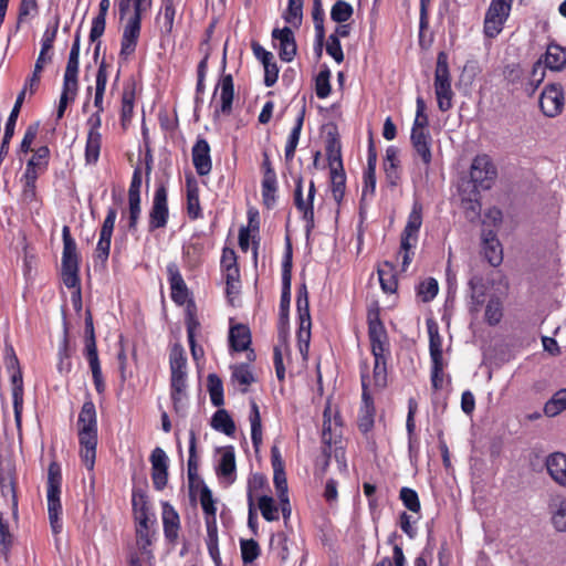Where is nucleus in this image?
<instances>
[{"instance_id": "f257e3e1", "label": "nucleus", "mask_w": 566, "mask_h": 566, "mask_svg": "<svg viewBox=\"0 0 566 566\" xmlns=\"http://www.w3.org/2000/svg\"><path fill=\"white\" fill-rule=\"evenodd\" d=\"M118 7L119 18L124 19L130 10L134 13L128 18L120 38L119 59L127 61L136 51L142 32L144 14L151 8L153 0H115Z\"/></svg>"}, {"instance_id": "f03ea898", "label": "nucleus", "mask_w": 566, "mask_h": 566, "mask_svg": "<svg viewBox=\"0 0 566 566\" xmlns=\"http://www.w3.org/2000/svg\"><path fill=\"white\" fill-rule=\"evenodd\" d=\"M80 458L88 471L94 470L98 442L96 408L92 399L84 401L77 418Z\"/></svg>"}, {"instance_id": "7ed1b4c3", "label": "nucleus", "mask_w": 566, "mask_h": 566, "mask_svg": "<svg viewBox=\"0 0 566 566\" xmlns=\"http://www.w3.org/2000/svg\"><path fill=\"white\" fill-rule=\"evenodd\" d=\"M63 251L61 261V279L67 289H75L81 304L80 254L69 226L62 229Z\"/></svg>"}, {"instance_id": "20e7f679", "label": "nucleus", "mask_w": 566, "mask_h": 566, "mask_svg": "<svg viewBox=\"0 0 566 566\" xmlns=\"http://www.w3.org/2000/svg\"><path fill=\"white\" fill-rule=\"evenodd\" d=\"M170 397L177 413L184 410L187 388V356L180 344H175L169 353Z\"/></svg>"}, {"instance_id": "39448f33", "label": "nucleus", "mask_w": 566, "mask_h": 566, "mask_svg": "<svg viewBox=\"0 0 566 566\" xmlns=\"http://www.w3.org/2000/svg\"><path fill=\"white\" fill-rule=\"evenodd\" d=\"M338 417H335L334 423L331 418L327 419V410L324 411V422L322 431V457L331 460L332 457L338 463L342 472H347L345 458V448L343 447L342 428Z\"/></svg>"}, {"instance_id": "423d86ee", "label": "nucleus", "mask_w": 566, "mask_h": 566, "mask_svg": "<svg viewBox=\"0 0 566 566\" xmlns=\"http://www.w3.org/2000/svg\"><path fill=\"white\" fill-rule=\"evenodd\" d=\"M1 497L7 506V510H0V553L8 559L9 552L13 543V536L9 530V514L13 517L18 515V500L14 492V483L11 479L6 483L4 478H0Z\"/></svg>"}, {"instance_id": "0eeeda50", "label": "nucleus", "mask_w": 566, "mask_h": 566, "mask_svg": "<svg viewBox=\"0 0 566 566\" xmlns=\"http://www.w3.org/2000/svg\"><path fill=\"white\" fill-rule=\"evenodd\" d=\"M422 224V206L415 202L408 216V220L400 237V249L398 258L401 259V270L406 271L415 256V249L418 243L419 230Z\"/></svg>"}, {"instance_id": "6e6552de", "label": "nucleus", "mask_w": 566, "mask_h": 566, "mask_svg": "<svg viewBox=\"0 0 566 566\" xmlns=\"http://www.w3.org/2000/svg\"><path fill=\"white\" fill-rule=\"evenodd\" d=\"M62 471L56 461H52L48 468L46 501L48 514L52 531L57 534L62 530V504H61Z\"/></svg>"}, {"instance_id": "1a4fd4ad", "label": "nucleus", "mask_w": 566, "mask_h": 566, "mask_svg": "<svg viewBox=\"0 0 566 566\" xmlns=\"http://www.w3.org/2000/svg\"><path fill=\"white\" fill-rule=\"evenodd\" d=\"M293 205L304 222L305 238L310 240L315 229L314 199L316 187L314 180L310 181L306 196H304V179L301 175L294 178Z\"/></svg>"}, {"instance_id": "9d476101", "label": "nucleus", "mask_w": 566, "mask_h": 566, "mask_svg": "<svg viewBox=\"0 0 566 566\" xmlns=\"http://www.w3.org/2000/svg\"><path fill=\"white\" fill-rule=\"evenodd\" d=\"M433 86L438 108L443 113L450 111L453 107L454 93L451 86L448 55L444 52H440L437 56Z\"/></svg>"}, {"instance_id": "9b49d317", "label": "nucleus", "mask_w": 566, "mask_h": 566, "mask_svg": "<svg viewBox=\"0 0 566 566\" xmlns=\"http://www.w3.org/2000/svg\"><path fill=\"white\" fill-rule=\"evenodd\" d=\"M368 339L374 357H390L388 333L380 318V308L376 305L367 311Z\"/></svg>"}, {"instance_id": "f8f14e48", "label": "nucleus", "mask_w": 566, "mask_h": 566, "mask_svg": "<svg viewBox=\"0 0 566 566\" xmlns=\"http://www.w3.org/2000/svg\"><path fill=\"white\" fill-rule=\"evenodd\" d=\"M368 339L374 357H390L388 333L380 318V308L376 305L367 311Z\"/></svg>"}, {"instance_id": "ddd939ff", "label": "nucleus", "mask_w": 566, "mask_h": 566, "mask_svg": "<svg viewBox=\"0 0 566 566\" xmlns=\"http://www.w3.org/2000/svg\"><path fill=\"white\" fill-rule=\"evenodd\" d=\"M296 311L298 316V329L296 333L300 352L305 356L311 340L312 319L310 314L308 291L303 283L297 290Z\"/></svg>"}, {"instance_id": "4468645a", "label": "nucleus", "mask_w": 566, "mask_h": 566, "mask_svg": "<svg viewBox=\"0 0 566 566\" xmlns=\"http://www.w3.org/2000/svg\"><path fill=\"white\" fill-rule=\"evenodd\" d=\"M169 220L168 191L164 184L156 187L153 203L148 212L147 230L149 233L167 227Z\"/></svg>"}, {"instance_id": "2eb2a0df", "label": "nucleus", "mask_w": 566, "mask_h": 566, "mask_svg": "<svg viewBox=\"0 0 566 566\" xmlns=\"http://www.w3.org/2000/svg\"><path fill=\"white\" fill-rule=\"evenodd\" d=\"M291 281H292V243L286 237V249L282 262V291L280 300V325L284 327L289 323V312L291 303Z\"/></svg>"}, {"instance_id": "dca6fc26", "label": "nucleus", "mask_w": 566, "mask_h": 566, "mask_svg": "<svg viewBox=\"0 0 566 566\" xmlns=\"http://www.w3.org/2000/svg\"><path fill=\"white\" fill-rule=\"evenodd\" d=\"M497 176L496 167L486 154L476 155L470 168V182L480 186L482 190L492 188Z\"/></svg>"}, {"instance_id": "f3484780", "label": "nucleus", "mask_w": 566, "mask_h": 566, "mask_svg": "<svg viewBox=\"0 0 566 566\" xmlns=\"http://www.w3.org/2000/svg\"><path fill=\"white\" fill-rule=\"evenodd\" d=\"M565 94L560 84H547L539 95L538 105L544 116L554 118L564 109Z\"/></svg>"}, {"instance_id": "a211bd4d", "label": "nucleus", "mask_w": 566, "mask_h": 566, "mask_svg": "<svg viewBox=\"0 0 566 566\" xmlns=\"http://www.w3.org/2000/svg\"><path fill=\"white\" fill-rule=\"evenodd\" d=\"M511 10L510 4L491 0L483 24L484 34L488 38H495L502 31L505 21L510 17Z\"/></svg>"}, {"instance_id": "6ab92c4d", "label": "nucleus", "mask_w": 566, "mask_h": 566, "mask_svg": "<svg viewBox=\"0 0 566 566\" xmlns=\"http://www.w3.org/2000/svg\"><path fill=\"white\" fill-rule=\"evenodd\" d=\"M366 378L367 376L365 374H361V403L357 417L358 429L365 436H367L374 429L376 416L374 399L368 390Z\"/></svg>"}, {"instance_id": "aec40b11", "label": "nucleus", "mask_w": 566, "mask_h": 566, "mask_svg": "<svg viewBox=\"0 0 566 566\" xmlns=\"http://www.w3.org/2000/svg\"><path fill=\"white\" fill-rule=\"evenodd\" d=\"M167 280L170 286V297L177 305H184L189 298V290L177 263L166 266Z\"/></svg>"}, {"instance_id": "412c9836", "label": "nucleus", "mask_w": 566, "mask_h": 566, "mask_svg": "<svg viewBox=\"0 0 566 566\" xmlns=\"http://www.w3.org/2000/svg\"><path fill=\"white\" fill-rule=\"evenodd\" d=\"M11 364L15 367V370L11 375V384H12V403L14 411V420L18 428H21L22 422V410H23V377L22 370L19 366V360L15 354L12 355Z\"/></svg>"}, {"instance_id": "4be33fe9", "label": "nucleus", "mask_w": 566, "mask_h": 566, "mask_svg": "<svg viewBox=\"0 0 566 566\" xmlns=\"http://www.w3.org/2000/svg\"><path fill=\"white\" fill-rule=\"evenodd\" d=\"M480 186H475L474 184L468 181L467 184H463L460 189V198H461V206L464 210L465 217L469 220H474L475 218L480 217L481 212V193Z\"/></svg>"}, {"instance_id": "5701e85b", "label": "nucleus", "mask_w": 566, "mask_h": 566, "mask_svg": "<svg viewBox=\"0 0 566 566\" xmlns=\"http://www.w3.org/2000/svg\"><path fill=\"white\" fill-rule=\"evenodd\" d=\"M151 463V480L154 488L161 491L166 488L168 482V457L166 452L157 447L150 454Z\"/></svg>"}, {"instance_id": "b1692460", "label": "nucleus", "mask_w": 566, "mask_h": 566, "mask_svg": "<svg viewBox=\"0 0 566 566\" xmlns=\"http://www.w3.org/2000/svg\"><path fill=\"white\" fill-rule=\"evenodd\" d=\"M157 523L135 524V536L138 552L145 556L147 562H151L155 556L153 552V544L156 539Z\"/></svg>"}, {"instance_id": "393cba45", "label": "nucleus", "mask_w": 566, "mask_h": 566, "mask_svg": "<svg viewBox=\"0 0 566 566\" xmlns=\"http://www.w3.org/2000/svg\"><path fill=\"white\" fill-rule=\"evenodd\" d=\"M272 39L279 41V56L283 62H291L296 55L297 45L294 32L291 28H275L272 31Z\"/></svg>"}, {"instance_id": "a878e982", "label": "nucleus", "mask_w": 566, "mask_h": 566, "mask_svg": "<svg viewBox=\"0 0 566 566\" xmlns=\"http://www.w3.org/2000/svg\"><path fill=\"white\" fill-rule=\"evenodd\" d=\"M210 145L205 138H198L192 146L191 156L193 167L199 176H207L211 172L212 160Z\"/></svg>"}, {"instance_id": "bb28decb", "label": "nucleus", "mask_w": 566, "mask_h": 566, "mask_svg": "<svg viewBox=\"0 0 566 566\" xmlns=\"http://www.w3.org/2000/svg\"><path fill=\"white\" fill-rule=\"evenodd\" d=\"M181 0H161V6L156 14L155 21L160 28L163 35H171L175 25L177 7Z\"/></svg>"}, {"instance_id": "cd10ccee", "label": "nucleus", "mask_w": 566, "mask_h": 566, "mask_svg": "<svg viewBox=\"0 0 566 566\" xmlns=\"http://www.w3.org/2000/svg\"><path fill=\"white\" fill-rule=\"evenodd\" d=\"M163 527L167 542L176 544L180 531V517L169 502H163Z\"/></svg>"}, {"instance_id": "c85d7f7f", "label": "nucleus", "mask_w": 566, "mask_h": 566, "mask_svg": "<svg viewBox=\"0 0 566 566\" xmlns=\"http://www.w3.org/2000/svg\"><path fill=\"white\" fill-rule=\"evenodd\" d=\"M410 143L415 154L428 169L432 163V137L430 133L411 132Z\"/></svg>"}, {"instance_id": "c756f323", "label": "nucleus", "mask_w": 566, "mask_h": 566, "mask_svg": "<svg viewBox=\"0 0 566 566\" xmlns=\"http://www.w3.org/2000/svg\"><path fill=\"white\" fill-rule=\"evenodd\" d=\"M482 251L485 260L492 266H499L503 261L502 245L496 238V233L493 230L483 232L482 235Z\"/></svg>"}, {"instance_id": "7c9ffc66", "label": "nucleus", "mask_w": 566, "mask_h": 566, "mask_svg": "<svg viewBox=\"0 0 566 566\" xmlns=\"http://www.w3.org/2000/svg\"><path fill=\"white\" fill-rule=\"evenodd\" d=\"M325 153L329 168H342L344 166L342 158V143L336 127L327 132Z\"/></svg>"}, {"instance_id": "2f4dec72", "label": "nucleus", "mask_w": 566, "mask_h": 566, "mask_svg": "<svg viewBox=\"0 0 566 566\" xmlns=\"http://www.w3.org/2000/svg\"><path fill=\"white\" fill-rule=\"evenodd\" d=\"M251 331L245 324L231 325L229 329V347L231 350L241 353L249 349L251 345Z\"/></svg>"}, {"instance_id": "473e14b6", "label": "nucleus", "mask_w": 566, "mask_h": 566, "mask_svg": "<svg viewBox=\"0 0 566 566\" xmlns=\"http://www.w3.org/2000/svg\"><path fill=\"white\" fill-rule=\"evenodd\" d=\"M200 504L205 514L206 530H218L216 501L211 490L207 485H203L200 490Z\"/></svg>"}, {"instance_id": "72a5a7b5", "label": "nucleus", "mask_w": 566, "mask_h": 566, "mask_svg": "<svg viewBox=\"0 0 566 566\" xmlns=\"http://www.w3.org/2000/svg\"><path fill=\"white\" fill-rule=\"evenodd\" d=\"M233 98V77L231 74H224L220 80V106L216 109V114L230 115L232 113Z\"/></svg>"}, {"instance_id": "f704fd0d", "label": "nucleus", "mask_w": 566, "mask_h": 566, "mask_svg": "<svg viewBox=\"0 0 566 566\" xmlns=\"http://www.w3.org/2000/svg\"><path fill=\"white\" fill-rule=\"evenodd\" d=\"M546 469L556 483L566 488V455L564 453L555 452L548 455Z\"/></svg>"}, {"instance_id": "c9c22d12", "label": "nucleus", "mask_w": 566, "mask_h": 566, "mask_svg": "<svg viewBox=\"0 0 566 566\" xmlns=\"http://www.w3.org/2000/svg\"><path fill=\"white\" fill-rule=\"evenodd\" d=\"M186 211L190 220L202 218L200 206L199 187L196 180L187 179Z\"/></svg>"}, {"instance_id": "e433bc0d", "label": "nucleus", "mask_w": 566, "mask_h": 566, "mask_svg": "<svg viewBox=\"0 0 566 566\" xmlns=\"http://www.w3.org/2000/svg\"><path fill=\"white\" fill-rule=\"evenodd\" d=\"M235 453L232 446H228L222 450L218 467L217 474L220 478L227 479L229 482H233L235 479Z\"/></svg>"}, {"instance_id": "4c0bfd02", "label": "nucleus", "mask_w": 566, "mask_h": 566, "mask_svg": "<svg viewBox=\"0 0 566 566\" xmlns=\"http://www.w3.org/2000/svg\"><path fill=\"white\" fill-rule=\"evenodd\" d=\"M102 145V133L87 132L84 149V160L87 166H95L98 163Z\"/></svg>"}, {"instance_id": "58836bf2", "label": "nucleus", "mask_w": 566, "mask_h": 566, "mask_svg": "<svg viewBox=\"0 0 566 566\" xmlns=\"http://www.w3.org/2000/svg\"><path fill=\"white\" fill-rule=\"evenodd\" d=\"M427 331L429 335V353L431 361L443 360L442 337L439 333V326L433 318H428Z\"/></svg>"}, {"instance_id": "ea45409f", "label": "nucleus", "mask_w": 566, "mask_h": 566, "mask_svg": "<svg viewBox=\"0 0 566 566\" xmlns=\"http://www.w3.org/2000/svg\"><path fill=\"white\" fill-rule=\"evenodd\" d=\"M377 272L381 290L387 294L396 293L398 289V280L396 276L395 265L389 261H385Z\"/></svg>"}, {"instance_id": "a19ab883", "label": "nucleus", "mask_w": 566, "mask_h": 566, "mask_svg": "<svg viewBox=\"0 0 566 566\" xmlns=\"http://www.w3.org/2000/svg\"><path fill=\"white\" fill-rule=\"evenodd\" d=\"M231 368V380L241 387L243 394L248 392V387L255 382V377L252 373L251 366L247 363L237 364Z\"/></svg>"}, {"instance_id": "79ce46f5", "label": "nucleus", "mask_w": 566, "mask_h": 566, "mask_svg": "<svg viewBox=\"0 0 566 566\" xmlns=\"http://www.w3.org/2000/svg\"><path fill=\"white\" fill-rule=\"evenodd\" d=\"M304 115H305V111L303 108L302 112L296 117L294 126L291 129L290 135L287 137L286 145H285V160L286 161H292L295 156V150L298 145L301 132H302L303 124H304Z\"/></svg>"}, {"instance_id": "37998d69", "label": "nucleus", "mask_w": 566, "mask_h": 566, "mask_svg": "<svg viewBox=\"0 0 566 566\" xmlns=\"http://www.w3.org/2000/svg\"><path fill=\"white\" fill-rule=\"evenodd\" d=\"M545 66L552 71H560L566 65V49L558 44H549L545 53Z\"/></svg>"}, {"instance_id": "c03bdc74", "label": "nucleus", "mask_w": 566, "mask_h": 566, "mask_svg": "<svg viewBox=\"0 0 566 566\" xmlns=\"http://www.w3.org/2000/svg\"><path fill=\"white\" fill-rule=\"evenodd\" d=\"M109 9V0H101L98 4V13L93 18L92 28L90 31V41L95 42L99 39L106 28V15Z\"/></svg>"}, {"instance_id": "a18cd8bd", "label": "nucleus", "mask_w": 566, "mask_h": 566, "mask_svg": "<svg viewBox=\"0 0 566 566\" xmlns=\"http://www.w3.org/2000/svg\"><path fill=\"white\" fill-rule=\"evenodd\" d=\"M276 192H277V179L276 174L268 172L266 176H263L261 182V193L263 203L266 208L271 209L274 207L276 202Z\"/></svg>"}, {"instance_id": "49530a36", "label": "nucleus", "mask_w": 566, "mask_h": 566, "mask_svg": "<svg viewBox=\"0 0 566 566\" xmlns=\"http://www.w3.org/2000/svg\"><path fill=\"white\" fill-rule=\"evenodd\" d=\"M211 427L229 437L235 432V423L226 409H218L211 418Z\"/></svg>"}, {"instance_id": "de8ad7c7", "label": "nucleus", "mask_w": 566, "mask_h": 566, "mask_svg": "<svg viewBox=\"0 0 566 566\" xmlns=\"http://www.w3.org/2000/svg\"><path fill=\"white\" fill-rule=\"evenodd\" d=\"M249 420L251 423L252 444H253V448L258 451L260 446L262 444V421H261L259 406L254 400L251 401V410H250V415H249Z\"/></svg>"}, {"instance_id": "09e8293b", "label": "nucleus", "mask_w": 566, "mask_h": 566, "mask_svg": "<svg viewBox=\"0 0 566 566\" xmlns=\"http://www.w3.org/2000/svg\"><path fill=\"white\" fill-rule=\"evenodd\" d=\"M207 388L210 401L214 407L220 408L224 403L223 384L217 374H209L207 377Z\"/></svg>"}, {"instance_id": "8fccbe9b", "label": "nucleus", "mask_w": 566, "mask_h": 566, "mask_svg": "<svg viewBox=\"0 0 566 566\" xmlns=\"http://www.w3.org/2000/svg\"><path fill=\"white\" fill-rule=\"evenodd\" d=\"M187 467L188 480L190 483H193L198 479L197 437L193 430L189 432V457Z\"/></svg>"}, {"instance_id": "3c124183", "label": "nucleus", "mask_w": 566, "mask_h": 566, "mask_svg": "<svg viewBox=\"0 0 566 566\" xmlns=\"http://www.w3.org/2000/svg\"><path fill=\"white\" fill-rule=\"evenodd\" d=\"M270 549L281 564L289 558L287 537L283 532L273 534L270 539Z\"/></svg>"}, {"instance_id": "603ef678", "label": "nucleus", "mask_w": 566, "mask_h": 566, "mask_svg": "<svg viewBox=\"0 0 566 566\" xmlns=\"http://www.w3.org/2000/svg\"><path fill=\"white\" fill-rule=\"evenodd\" d=\"M329 171L333 197L337 202H340L345 195L346 188V175L344 166L342 168H329Z\"/></svg>"}, {"instance_id": "864d4df0", "label": "nucleus", "mask_w": 566, "mask_h": 566, "mask_svg": "<svg viewBox=\"0 0 566 566\" xmlns=\"http://www.w3.org/2000/svg\"><path fill=\"white\" fill-rule=\"evenodd\" d=\"M312 20L315 28L316 39L322 45L323 40L325 38V28H324V21H325V12L323 9V0H313L312 6Z\"/></svg>"}, {"instance_id": "5fc2aeb1", "label": "nucleus", "mask_w": 566, "mask_h": 566, "mask_svg": "<svg viewBox=\"0 0 566 566\" xmlns=\"http://www.w3.org/2000/svg\"><path fill=\"white\" fill-rule=\"evenodd\" d=\"M303 3L304 0H289L287 8L283 13V19L286 23L298 28L303 20Z\"/></svg>"}, {"instance_id": "6e6d98bb", "label": "nucleus", "mask_w": 566, "mask_h": 566, "mask_svg": "<svg viewBox=\"0 0 566 566\" xmlns=\"http://www.w3.org/2000/svg\"><path fill=\"white\" fill-rule=\"evenodd\" d=\"M258 506L263 518L268 522L279 521L280 518V505L275 504L272 496L262 495L259 497Z\"/></svg>"}, {"instance_id": "4d7b16f0", "label": "nucleus", "mask_w": 566, "mask_h": 566, "mask_svg": "<svg viewBox=\"0 0 566 566\" xmlns=\"http://www.w3.org/2000/svg\"><path fill=\"white\" fill-rule=\"evenodd\" d=\"M226 280V294L229 298L240 292V269L239 265L221 270Z\"/></svg>"}, {"instance_id": "13d9d810", "label": "nucleus", "mask_w": 566, "mask_h": 566, "mask_svg": "<svg viewBox=\"0 0 566 566\" xmlns=\"http://www.w3.org/2000/svg\"><path fill=\"white\" fill-rule=\"evenodd\" d=\"M566 410V390L556 391L544 405V413L547 417H555Z\"/></svg>"}, {"instance_id": "bf43d9fd", "label": "nucleus", "mask_w": 566, "mask_h": 566, "mask_svg": "<svg viewBox=\"0 0 566 566\" xmlns=\"http://www.w3.org/2000/svg\"><path fill=\"white\" fill-rule=\"evenodd\" d=\"M416 118L412 124L411 132L419 133H430L428 129L429 118L426 114V103L421 96H418L416 99Z\"/></svg>"}, {"instance_id": "052dcab7", "label": "nucleus", "mask_w": 566, "mask_h": 566, "mask_svg": "<svg viewBox=\"0 0 566 566\" xmlns=\"http://www.w3.org/2000/svg\"><path fill=\"white\" fill-rule=\"evenodd\" d=\"M354 13V9L350 3L345 0H336L331 9V19L336 23L347 22Z\"/></svg>"}, {"instance_id": "680f3d73", "label": "nucleus", "mask_w": 566, "mask_h": 566, "mask_svg": "<svg viewBox=\"0 0 566 566\" xmlns=\"http://www.w3.org/2000/svg\"><path fill=\"white\" fill-rule=\"evenodd\" d=\"M331 70L324 65L315 78V93L318 98H326L329 96L331 86Z\"/></svg>"}, {"instance_id": "e2e57ef3", "label": "nucleus", "mask_w": 566, "mask_h": 566, "mask_svg": "<svg viewBox=\"0 0 566 566\" xmlns=\"http://www.w3.org/2000/svg\"><path fill=\"white\" fill-rule=\"evenodd\" d=\"M78 87L77 86H67L66 84L62 85V92L56 109V120H60L63 118L65 111L67 108V105L70 103H73L77 96Z\"/></svg>"}, {"instance_id": "0e129e2a", "label": "nucleus", "mask_w": 566, "mask_h": 566, "mask_svg": "<svg viewBox=\"0 0 566 566\" xmlns=\"http://www.w3.org/2000/svg\"><path fill=\"white\" fill-rule=\"evenodd\" d=\"M135 104V90L134 87H125L122 94V108L120 120L124 124L129 122L133 117Z\"/></svg>"}, {"instance_id": "69168bd1", "label": "nucleus", "mask_w": 566, "mask_h": 566, "mask_svg": "<svg viewBox=\"0 0 566 566\" xmlns=\"http://www.w3.org/2000/svg\"><path fill=\"white\" fill-rule=\"evenodd\" d=\"M438 292L439 284L434 277H428L417 286V295L424 303L432 301L437 296Z\"/></svg>"}, {"instance_id": "338daca9", "label": "nucleus", "mask_w": 566, "mask_h": 566, "mask_svg": "<svg viewBox=\"0 0 566 566\" xmlns=\"http://www.w3.org/2000/svg\"><path fill=\"white\" fill-rule=\"evenodd\" d=\"M240 548L243 564L253 563L261 554L260 545L253 538L240 539Z\"/></svg>"}, {"instance_id": "774afa93", "label": "nucleus", "mask_w": 566, "mask_h": 566, "mask_svg": "<svg viewBox=\"0 0 566 566\" xmlns=\"http://www.w3.org/2000/svg\"><path fill=\"white\" fill-rule=\"evenodd\" d=\"M485 321L489 325H497L503 317L502 302L497 297H491L485 307Z\"/></svg>"}]
</instances>
